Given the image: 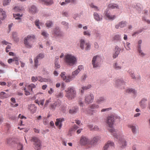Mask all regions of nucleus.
Listing matches in <instances>:
<instances>
[{
	"mask_svg": "<svg viewBox=\"0 0 150 150\" xmlns=\"http://www.w3.org/2000/svg\"><path fill=\"white\" fill-rule=\"evenodd\" d=\"M116 118V116L112 115H110L107 117L106 122L109 127L111 128L110 129H108L109 131L111 133V134L115 137V140L117 139L118 140L120 146L121 148H123L127 146V143L126 141L124 139L122 135H117V131L112 128L115 119Z\"/></svg>",
	"mask_w": 150,
	"mask_h": 150,
	"instance_id": "obj_1",
	"label": "nucleus"
},
{
	"mask_svg": "<svg viewBox=\"0 0 150 150\" xmlns=\"http://www.w3.org/2000/svg\"><path fill=\"white\" fill-rule=\"evenodd\" d=\"M64 61L68 65L72 66L76 63L77 61V59L74 56L71 54H67L65 55Z\"/></svg>",
	"mask_w": 150,
	"mask_h": 150,
	"instance_id": "obj_2",
	"label": "nucleus"
},
{
	"mask_svg": "<svg viewBox=\"0 0 150 150\" xmlns=\"http://www.w3.org/2000/svg\"><path fill=\"white\" fill-rule=\"evenodd\" d=\"M35 36L34 35H28L25 37L24 39V42L25 46L29 48L32 47L33 44V40L35 39Z\"/></svg>",
	"mask_w": 150,
	"mask_h": 150,
	"instance_id": "obj_3",
	"label": "nucleus"
},
{
	"mask_svg": "<svg viewBox=\"0 0 150 150\" xmlns=\"http://www.w3.org/2000/svg\"><path fill=\"white\" fill-rule=\"evenodd\" d=\"M65 91L66 93V96L69 100L72 99L76 96V91L73 87H69Z\"/></svg>",
	"mask_w": 150,
	"mask_h": 150,
	"instance_id": "obj_4",
	"label": "nucleus"
},
{
	"mask_svg": "<svg viewBox=\"0 0 150 150\" xmlns=\"http://www.w3.org/2000/svg\"><path fill=\"white\" fill-rule=\"evenodd\" d=\"M31 141L33 142L34 148L36 150H40L41 144L40 140L36 137H32L31 139Z\"/></svg>",
	"mask_w": 150,
	"mask_h": 150,
	"instance_id": "obj_5",
	"label": "nucleus"
},
{
	"mask_svg": "<svg viewBox=\"0 0 150 150\" xmlns=\"http://www.w3.org/2000/svg\"><path fill=\"white\" fill-rule=\"evenodd\" d=\"M101 60L100 57L98 55L94 56L92 60V64L94 68L98 67Z\"/></svg>",
	"mask_w": 150,
	"mask_h": 150,
	"instance_id": "obj_6",
	"label": "nucleus"
},
{
	"mask_svg": "<svg viewBox=\"0 0 150 150\" xmlns=\"http://www.w3.org/2000/svg\"><path fill=\"white\" fill-rule=\"evenodd\" d=\"M80 47L82 50H83L84 48L86 50H90L91 47V45L89 42H86L85 43L84 40L81 39L80 41Z\"/></svg>",
	"mask_w": 150,
	"mask_h": 150,
	"instance_id": "obj_7",
	"label": "nucleus"
},
{
	"mask_svg": "<svg viewBox=\"0 0 150 150\" xmlns=\"http://www.w3.org/2000/svg\"><path fill=\"white\" fill-rule=\"evenodd\" d=\"M115 148V144L113 142L108 141L103 148V150H111Z\"/></svg>",
	"mask_w": 150,
	"mask_h": 150,
	"instance_id": "obj_8",
	"label": "nucleus"
},
{
	"mask_svg": "<svg viewBox=\"0 0 150 150\" xmlns=\"http://www.w3.org/2000/svg\"><path fill=\"white\" fill-rule=\"evenodd\" d=\"M90 141L87 137L82 136L80 139V143L82 145L85 146L90 144Z\"/></svg>",
	"mask_w": 150,
	"mask_h": 150,
	"instance_id": "obj_9",
	"label": "nucleus"
},
{
	"mask_svg": "<svg viewBox=\"0 0 150 150\" xmlns=\"http://www.w3.org/2000/svg\"><path fill=\"white\" fill-rule=\"evenodd\" d=\"M115 86L116 87L121 88H124L125 87V83L124 81L122 79H117L115 81Z\"/></svg>",
	"mask_w": 150,
	"mask_h": 150,
	"instance_id": "obj_10",
	"label": "nucleus"
},
{
	"mask_svg": "<svg viewBox=\"0 0 150 150\" xmlns=\"http://www.w3.org/2000/svg\"><path fill=\"white\" fill-rule=\"evenodd\" d=\"M94 96L92 94H90L86 96L85 97L84 101L86 103L88 104L92 102L94 99Z\"/></svg>",
	"mask_w": 150,
	"mask_h": 150,
	"instance_id": "obj_11",
	"label": "nucleus"
},
{
	"mask_svg": "<svg viewBox=\"0 0 150 150\" xmlns=\"http://www.w3.org/2000/svg\"><path fill=\"white\" fill-rule=\"evenodd\" d=\"M116 16L111 14L110 13L105 12V17L106 19L112 21L116 18Z\"/></svg>",
	"mask_w": 150,
	"mask_h": 150,
	"instance_id": "obj_12",
	"label": "nucleus"
},
{
	"mask_svg": "<svg viewBox=\"0 0 150 150\" xmlns=\"http://www.w3.org/2000/svg\"><path fill=\"white\" fill-rule=\"evenodd\" d=\"M44 55L43 54H40L37 56L34 59V66L36 68H37L38 65V59H42L44 57Z\"/></svg>",
	"mask_w": 150,
	"mask_h": 150,
	"instance_id": "obj_13",
	"label": "nucleus"
},
{
	"mask_svg": "<svg viewBox=\"0 0 150 150\" xmlns=\"http://www.w3.org/2000/svg\"><path fill=\"white\" fill-rule=\"evenodd\" d=\"M64 120L63 118L57 119L55 123L56 126L58 127L59 129H60L62 125V122Z\"/></svg>",
	"mask_w": 150,
	"mask_h": 150,
	"instance_id": "obj_14",
	"label": "nucleus"
},
{
	"mask_svg": "<svg viewBox=\"0 0 150 150\" xmlns=\"http://www.w3.org/2000/svg\"><path fill=\"white\" fill-rule=\"evenodd\" d=\"M6 17L5 12L2 9L0 8V23H1V20H4Z\"/></svg>",
	"mask_w": 150,
	"mask_h": 150,
	"instance_id": "obj_15",
	"label": "nucleus"
},
{
	"mask_svg": "<svg viewBox=\"0 0 150 150\" xmlns=\"http://www.w3.org/2000/svg\"><path fill=\"white\" fill-rule=\"evenodd\" d=\"M120 49L116 45L115 46V53L113 54V56L114 58H115L117 57L118 55L120 53Z\"/></svg>",
	"mask_w": 150,
	"mask_h": 150,
	"instance_id": "obj_16",
	"label": "nucleus"
},
{
	"mask_svg": "<svg viewBox=\"0 0 150 150\" xmlns=\"http://www.w3.org/2000/svg\"><path fill=\"white\" fill-rule=\"evenodd\" d=\"M128 127L131 129L132 132L133 134L136 133L137 128L135 125L133 124L129 125H128Z\"/></svg>",
	"mask_w": 150,
	"mask_h": 150,
	"instance_id": "obj_17",
	"label": "nucleus"
},
{
	"mask_svg": "<svg viewBox=\"0 0 150 150\" xmlns=\"http://www.w3.org/2000/svg\"><path fill=\"white\" fill-rule=\"evenodd\" d=\"M53 34L54 35L58 36H61L62 35V33L60 31L59 28L58 27L55 29L53 31Z\"/></svg>",
	"mask_w": 150,
	"mask_h": 150,
	"instance_id": "obj_18",
	"label": "nucleus"
},
{
	"mask_svg": "<svg viewBox=\"0 0 150 150\" xmlns=\"http://www.w3.org/2000/svg\"><path fill=\"white\" fill-rule=\"evenodd\" d=\"M127 24L126 21H121L118 24L116 25L115 27L116 29L119 28V27L120 28H123Z\"/></svg>",
	"mask_w": 150,
	"mask_h": 150,
	"instance_id": "obj_19",
	"label": "nucleus"
},
{
	"mask_svg": "<svg viewBox=\"0 0 150 150\" xmlns=\"http://www.w3.org/2000/svg\"><path fill=\"white\" fill-rule=\"evenodd\" d=\"M147 99L145 98L142 99L140 101V105L142 108H145L146 106V102Z\"/></svg>",
	"mask_w": 150,
	"mask_h": 150,
	"instance_id": "obj_20",
	"label": "nucleus"
},
{
	"mask_svg": "<svg viewBox=\"0 0 150 150\" xmlns=\"http://www.w3.org/2000/svg\"><path fill=\"white\" fill-rule=\"evenodd\" d=\"M110 8L118 9H119V6L117 4L114 3L109 4L108 6Z\"/></svg>",
	"mask_w": 150,
	"mask_h": 150,
	"instance_id": "obj_21",
	"label": "nucleus"
},
{
	"mask_svg": "<svg viewBox=\"0 0 150 150\" xmlns=\"http://www.w3.org/2000/svg\"><path fill=\"white\" fill-rule=\"evenodd\" d=\"M99 139V138L98 137L96 136L94 137L92 140L90 141V144L92 145L95 144Z\"/></svg>",
	"mask_w": 150,
	"mask_h": 150,
	"instance_id": "obj_22",
	"label": "nucleus"
},
{
	"mask_svg": "<svg viewBox=\"0 0 150 150\" xmlns=\"http://www.w3.org/2000/svg\"><path fill=\"white\" fill-rule=\"evenodd\" d=\"M93 16L94 18L97 21H101L103 19L102 16H100L96 12H95L94 13Z\"/></svg>",
	"mask_w": 150,
	"mask_h": 150,
	"instance_id": "obj_23",
	"label": "nucleus"
},
{
	"mask_svg": "<svg viewBox=\"0 0 150 150\" xmlns=\"http://www.w3.org/2000/svg\"><path fill=\"white\" fill-rule=\"evenodd\" d=\"M42 1L46 5H50L53 3V1L52 0H39Z\"/></svg>",
	"mask_w": 150,
	"mask_h": 150,
	"instance_id": "obj_24",
	"label": "nucleus"
},
{
	"mask_svg": "<svg viewBox=\"0 0 150 150\" xmlns=\"http://www.w3.org/2000/svg\"><path fill=\"white\" fill-rule=\"evenodd\" d=\"M78 110V108L77 107H74L70 109L69 111L70 114H73L76 113Z\"/></svg>",
	"mask_w": 150,
	"mask_h": 150,
	"instance_id": "obj_25",
	"label": "nucleus"
},
{
	"mask_svg": "<svg viewBox=\"0 0 150 150\" xmlns=\"http://www.w3.org/2000/svg\"><path fill=\"white\" fill-rule=\"evenodd\" d=\"M37 9L36 7L34 6H31L29 8L30 12L31 13H35L36 12Z\"/></svg>",
	"mask_w": 150,
	"mask_h": 150,
	"instance_id": "obj_26",
	"label": "nucleus"
},
{
	"mask_svg": "<svg viewBox=\"0 0 150 150\" xmlns=\"http://www.w3.org/2000/svg\"><path fill=\"white\" fill-rule=\"evenodd\" d=\"M23 16L22 14H20L19 13L13 14V16L14 18H15L16 19H18L21 20V17Z\"/></svg>",
	"mask_w": 150,
	"mask_h": 150,
	"instance_id": "obj_27",
	"label": "nucleus"
},
{
	"mask_svg": "<svg viewBox=\"0 0 150 150\" xmlns=\"http://www.w3.org/2000/svg\"><path fill=\"white\" fill-rule=\"evenodd\" d=\"M121 39V35L118 34L115 35L112 38V40H114L120 41Z\"/></svg>",
	"mask_w": 150,
	"mask_h": 150,
	"instance_id": "obj_28",
	"label": "nucleus"
},
{
	"mask_svg": "<svg viewBox=\"0 0 150 150\" xmlns=\"http://www.w3.org/2000/svg\"><path fill=\"white\" fill-rule=\"evenodd\" d=\"M37 108L34 105H31L30 106V110L32 113H34L37 110Z\"/></svg>",
	"mask_w": 150,
	"mask_h": 150,
	"instance_id": "obj_29",
	"label": "nucleus"
},
{
	"mask_svg": "<svg viewBox=\"0 0 150 150\" xmlns=\"http://www.w3.org/2000/svg\"><path fill=\"white\" fill-rule=\"evenodd\" d=\"M37 80H38L40 82H47L48 81V79H45V78H43L42 77L40 76H38L37 77Z\"/></svg>",
	"mask_w": 150,
	"mask_h": 150,
	"instance_id": "obj_30",
	"label": "nucleus"
},
{
	"mask_svg": "<svg viewBox=\"0 0 150 150\" xmlns=\"http://www.w3.org/2000/svg\"><path fill=\"white\" fill-rule=\"evenodd\" d=\"M16 144L17 145V150H23V145L22 144L19 142H18L16 143Z\"/></svg>",
	"mask_w": 150,
	"mask_h": 150,
	"instance_id": "obj_31",
	"label": "nucleus"
},
{
	"mask_svg": "<svg viewBox=\"0 0 150 150\" xmlns=\"http://www.w3.org/2000/svg\"><path fill=\"white\" fill-rule=\"evenodd\" d=\"M91 86L90 85H88L87 86H83L82 88V90H81V92L82 93H83V91L88 89L91 88Z\"/></svg>",
	"mask_w": 150,
	"mask_h": 150,
	"instance_id": "obj_32",
	"label": "nucleus"
},
{
	"mask_svg": "<svg viewBox=\"0 0 150 150\" xmlns=\"http://www.w3.org/2000/svg\"><path fill=\"white\" fill-rule=\"evenodd\" d=\"M12 36L15 41L16 42H18L19 41V39L17 38V33L16 32H13L12 33Z\"/></svg>",
	"mask_w": 150,
	"mask_h": 150,
	"instance_id": "obj_33",
	"label": "nucleus"
},
{
	"mask_svg": "<svg viewBox=\"0 0 150 150\" xmlns=\"http://www.w3.org/2000/svg\"><path fill=\"white\" fill-rule=\"evenodd\" d=\"M126 92L129 93H132L134 94L136 93V92L135 90L132 88H128L126 90Z\"/></svg>",
	"mask_w": 150,
	"mask_h": 150,
	"instance_id": "obj_34",
	"label": "nucleus"
},
{
	"mask_svg": "<svg viewBox=\"0 0 150 150\" xmlns=\"http://www.w3.org/2000/svg\"><path fill=\"white\" fill-rule=\"evenodd\" d=\"M74 77L73 76L71 75V76H68L67 77V79L66 80V82H69L70 81H71L72 79Z\"/></svg>",
	"mask_w": 150,
	"mask_h": 150,
	"instance_id": "obj_35",
	"label": "nucleus"
},
{
	"mask_svg": "<svg viewBox=\"0 0 150 150\" xmlns=\"http://www.w3.org/2000/svg\"><path fill=\"white\" fill-rule=\"evenodd\" d=\"M28 89L30 90V91H32V90L33 88H35L36 87V85H34L33 83H32L28 86Z\"/></svg>",
	"mask_w": 150,
	"mask_h": 150,
	"instance_id": "obj_36",
	"label": "nucleus"
},
{
	"mask_svg": "<svg viewBox=\"0 0 150 150\" xmlns=\"http://www.w3.org/2000/svg\"><path fill=\"white\" fill-rule=\"evenodd\" d=\"M105 100V99L104 98L101 97L97 99L96 102L98 103H100L104 102Z\"/></svg>",
	"mask_w": 150,
	"mask_h": 150,
	"instance_id": "obj_37",
	"label": "nucleus"
},
{
	"mask_svg": "<svg viewBox=\"0 0 150 150\" xmlns=\"http://www.w3.org/2000/svg\"><path fill=\"white\" fill-rule=\"evenodd\" d=\"M65 72H62L60 75V76L63 80H65L66 81V80L67 79V76L65 75Z\"/></svg>",
	"mask_w": 150,
	"mask_h": 150,
	"instance_id": "obj_38",
	"label": "nucleus"
},
{
	"mask_svg": "<svg viewBox=\"0 0 150 150\" xmlns=\"http://www.w3.org/2000/svg\"><path fill=\"white\" fill-rule=\"evenodd\" d=\"M99 108V106L98 105L93 104L90 106V110H92V109L98 108Z\"/></svg>",
	"mask_w": 150,
	"mask_h": 150,
	"instance_id": "obj_39",
	"label": "nucleus"
},
{
	"mask_svg": "<svg viewBox=\"0 0 150 150\" xmlns=\"http://www.w3.org/2000/svg\"><path fill=\"white\" fill-rule=\"evenodd\" d=\"M11 0H3V4L4 6L7 5L11 2Z\"/></svg>",
	"mask_w": 150,
	"mask_h": 150,
	"instance_id": "obj_40",
	"label": "nucleus"
},
{
	"mask_svg": "<svg viewBox=\"0 0 150 150\" xmlns=\"http://www.w3.org/2000/svg\"><path fill=\"white\" fill-rule=\"evenodd\" d=\"M13 142L12 140V139L11 138L7 139L6 140V142L7 144L9 145H11V143Z\"/></svg>",
	"mask_w": 150,
	"mask_h": 150,
	"instance_id": "obj_41",
	"label": "nucleus"
},
{
	"mask_svg": "<svg viewBox=\"0 0 150 150\" xmlns=\"http://www.w3.org/2000/svg\"><path fill=\"white\" fill-rule=\"evenodd\" d=\"M52 24V22L50 21H47L46 23V25L47 27H50Z\"/></svg>",
	"mask_w": 150,
	"mask_h": 150,
	"instance_id": "obj_42",
	"label": "nucleus"
},
{
	"mask_svg": "<svg viewBox=\"0 0 150 150\" xmlns=\"http://www.w3.org/2000/svg\"><path fill=\"white\" fill-rule=\"evenodd\" d=\"M79 72V71L76 69L72 73V75L73 76V77H75Z\"/></svg>",
	"mask_w": 150,
	"mask_h": 150,
	"instance_id": "obj_43",
	"label": "nucleus"
},
{
	"mask_svg": "<svg viewBox=\"0 0 150 150\" xmlns=\"http://www.w3.org/2000/svg\"><path fill=\"white\" fill-rule=\"evenodd\" d=\"M41 35L44 37V38H46L48 36V34L45 31H43L42 32Z\"/></svg>",
	"mask_w": 150,
	"mask_h": 150,
	"instance_id": "obj_44",
	"label": "nucleus"
},
{
	"mask_svg": "<svg viewBox=\"0 0 150 150\" xmlns=\"http://www.w3.org/2000/svg\"><path fill=\"white\" fill-rule=\"evenodd\" d=\"M61 101L59 100H58L56 102H55V106L56 107H59L61 105Z\"/></svg>",
	"mask_w": 150,
	"mask_h": 150,
	"instance_id": "obj_45",
	"label": "nucleus"
},
{
	"mask_svg": "<svg viewBox=\"0 0 150 150\" xmlns=\"http://www.w3.org/2000/svg\"><path fill=\"white\" fill-rule=\"evenodd\" d=\"M56 97L58 98H62L63 96V93L62 92H59L56 95Z\"/></svg>",
	"mask_w": 150,
	"mask_h": 150,
	"instance_id": "obj_46",
	"label": "nucleus"
},
{
	"mask_svg": "<svg viewBox=\"0 0 150 150\" xmlns=\"http://www.w3.org/2000/svg\"><path fill=\"white\" fill-rule=\"evenodd\" d=\"M35 24L36 26L39 29H40L39 24L40 23L38 20H36L35 21Z\"/></svg>",
	"mask_w": 150,
	"mask_h": 150,
	"instance_id": "obj_47",
	"label": "nucleus"
},
{
	"mask_svg": "<svg viewBox=\"0 0 150 150\" xmlns=\"http://www.w3.org/2000/svg\"><path fill=\"white\" fill-rule=\"evenodd\" d=\"M50 108L54 110L56 107L55 106V105L54 103L52 104H51L50 105Z\"/></svg>",
	"mask_w": 150,
	"mask_h": 150,
	"instance_id": "obj_48",
	"label": "nucleus"
},
{
	"mask_svg": "<svg viewBox=\"0 0 150 150\" xmlns=\"http://www.w3.org/2000/svg\"><path fill=\"white\" fill-rule=\"evenodd\" d=\"M114 67L117 70L120 69H121V67L119 66L117 63L115 64Z\"/></svg>",
	"mask_w": 150,
	"mask_h": 150,
	"instance_id": "obj_49",
	"label": "nucleus"
},
{
	"mask_svg": "<svg viewBox=\"0 0 150 150\" xmlns=\"http://www.w3.org/2000/svg\"><path fill=\"white\" fill-rule=\"evenodd\" d=\"M140 47H141L140 45H139L138 46V50L139 51V53L142 56H144V54L143 52H142V51L140 50Z\"/></svg>",
	"mask_w": 150,
	"mask_h": 150,
	"instance_id": "obj_50",
	"label": "nucleus"
},
{
	"mask_svg": "<svg viewBox=\"0 0 150 150\" xmlns=\"http://www.w3.org/2000/svg\"><path fill=\"white\" fill-rule=\"evenodd\" d=\"M132 79H135L136 78L134 75V73L133 71H131L129 73Z\"/></svg>",
	"mask_w": 150,
	"mask_h": 150,
	"instance_id": "obj_51",
	"label": "nucleus"
},
{
	"mask_svg": "<svg viewBox=\"0 0 150 150\" xmlns=\"http://www.w3.org/2000/svg\"><path fill=\"white\" fill-rule=\"evenodd\" d=\"M50 100L51 98H50L49 99L47 100L46 101L44 105L45 107H46L48 105V103L51 102Z\"/></svg>",
	"mask_w": 150,
	"mask_h": 150,
	"instance_id": "obj_52",
	"label": "nucleus"
},
{
	"mask_svg": "<svg viewBox=\"0 0 150 150\" xmlns=\"http://www.w3.org/2000/svg\"><path fill=\"white\" fill-rule=\"evenodd\" d=\"M13 9L14 11L16 12L19 11L21 10V8H20L18 6L15 7Z\"/></svg>",
	"mask_w": 150,
	"mask_h": 150,
	"instance_id": "obj_53",
	"label": "nucleus"
},
{
	"mask_svg": "<svg viewBox=\"0 0 150 150\" xmlns=\"http://www.w3.org/2000/svg\"><path fill=\"white\" fill-rule=\"evenodd\" d=\"M37 77L35 76H32L31 77V80L33 82H35L37 81Z\"/></svg>",
	"mask_w": 150,
	"mask_h": 150,
	"instance_id": "obj_54",
	"label": "nucleus"
},
{
	"mask_svg": "<svg viewBox=\"0 0 150 150\" xmlns=\"http://www.w3.org/2000/svg\"><path fill=\"white\" fill-rule=\"evenodd\" d=\"M130 43H127L126 44V47H125V48L127 50H129L130 49V47H129Z\"/></svg>",
	"mask_w": 150,
	"mask_h": 150,
	"instance_id": "obj_55",
	"label": "nucleus"
},
{
	"mask_svg": "<svg viewBox=\"0 0 150 150\" xmlns=\"http://www.w3.org/2000/svg\"><path fill=\"white\" fill-rule=\"evenodd\" d=\"M83 34L84 35H87L88 36H90L91 35L90 33L87 31H84L83 33Z\"/></svg>",
	"mask_w": 150,
	"mask_h": 150,
	"instance_id": "obj_56",
	"label": "nucleus"
},
{
	"mask_svg": "<svg viewBox=\"0 0 150 150\" xmlns=\"http://www.w3.org/2000/svg\"><path fill=\"white\" fill-rule=\"evenodd\" d=\"M62 25H64L66 26V28H68V23H67L65 21H62Z\"/></svg>",
	"mask_w": 150,
	"mask_h": 150,
	"instance_id": "obj_57",
	"label": "nucleus"
},
{
	"mask_svg": "<svg viewBox=\"0 0 150 150\" xmlns=\"http://www.w3.org/2000/svg\"><path fill=\"white\" fill-rule=\"evenodd\" d=\"M111 108H107L103 109L101 110V112H105L106 111H108L110 110H111Z\"/></svg>",
	"mask_w": 150,
	"mask_h": 150,
	"instance_id": "obj_58",
	"label": "nucleus"
},
{
	"mask_svg": "<svg viewBox=\"0 0 150 150\" xmlns=\"http://www.w3.org/2000/svg\"><path fill=\"white\" fill-rule=\"evenodd\" d=\"M5 126L7 129L8 130H9L11 128L10 125L8 123H6Z\"/></svg>",
	"mask_w": 150,
	"mask_h": 150,
	"instance_id": "obj_59",
	"label": "nucleus"
},
{
	"mask_svg": "<svg viewBox=\"0 0 150 150\" xmlns=\"http://www.w3.org/2000/svg\"><path fill=\"white\" fill-rule=\"evenodd\" d=\"M83 68V67L82 65H79L78 67V69H77L79 72Z\"/></svg>",
	"mask_w": 150,
	"mask_h": 150,
	"instance_id": "obj_60",
	"label": "nucleus"
},
{
	"mask_svg": "<svg viewBox=\"0 0 150 150\" xmlns=\"http://www.w3.org/2000/svg\"><path fill=\"white\" fill-rule=\"evenodd\" d=\"M42 72L43 74H48V72L46 71V70L44 68L42 69Z\"/></svg>",
	"mask_w": 150,
	"mask_h": 150,
	"instance_id": "obj_61",
	"label": "nucleus"
},
{
	"mask_svg": "<svg viewBox=\"0 0 150 150\" xmlns=\"http://www.w3.org/2000/svg\"><path fill=\"white\" fill-rule=\"evenodd\" d=\"M88 127L91 130H93V126L92 125H88Z\"/></svg>",
	"mask_w": 150,
	"mask_h": 150,
	"instance_id": "obj_62",
	"label": "nucleus"
},
{
	"mask_svg": "<svg viewBox=\"0 0 150 150\" xmlns=\"http://www.w3.org/2000/svg\"><path fill=\"white\" fill-rule=\"evenodd\" d=\"M11 48V47L10 45H7L6 49V52H9L8 49H10Z\"/></svg>",
	"mask_w": 150,
	"mask_h": 150,
	"instance_id": "obj_63",
	"label": "nucleus"
},
{
	"mask_svg": "<svg viewBox=\"0 0 150 150\" xmlns=\"http://www.w3.org/2000/svg\"><path fill=\"white\" fill-rule=\"evenodd\" d=\"M90 6L92 8H95V9L96 10H98V7L97 6H94V5H93V4H91L90 5Z\"/></svg>",
	"mask_w": 150,
	"mask_h": 150,
	"instance_id": "obj_64",
	"label": "nucleus"
}]
</instances>
